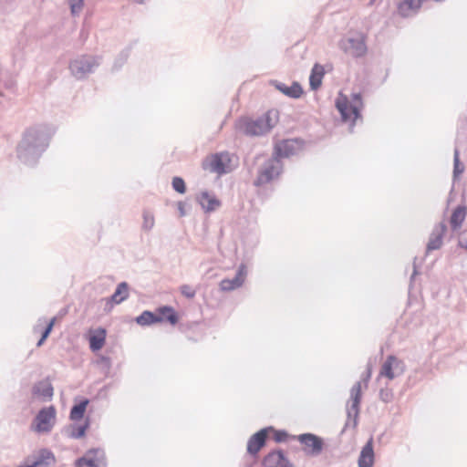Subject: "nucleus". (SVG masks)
<instances>
[{"label":"nucleus","mask_w":467,"mask_h":467,"mask_svg":"<svg viewBox=\"0 0 467 467\" xmlns=\"http://www.w3.org/2000/svg\"><path fill=\"white\" fill-rule=\"evenodd\" d=\"M52 136L47 125H36L26 130L16 147L17 158L27 166H35L49 145Z\"/></svg>","instance_id":"nucleus-1"},{"label":"nucleus","mask_w":467,"mask_h":467,"mask_svg":"<svg viewBox=\"0 0 467 467\" xmlns=\"http://www.w3.org/2000/svg\"><path fill=\"white\" fill-rule=\"evenodd\" d=\"M277 122V111L268 110L255 119L242 117L236 120L235 129L238 132L249 136H262L269 132Z\"/></svg>","instance_id":"nucleus-2"},{"label":"nucleus","mask_w":467,"mask_h":467,"mask_svg":"<svg viewBox=\"0 0 467 467\" xmlns=\"http://www.w3.org/2000/svg\"><path fill=\"white\" fill-rule=\"evenodd\" d=\"M335 106L338 110L341 120L343 122H349V130L352 132L355 121L362 119L361 109L363 108V99L360 93H353L352 100L349 101L348 97L339 93L336 99Z\"/></svg>","instance_id":"nucleus-3"},{"label":"nucleus","mask_w":467,"mask_h":467,"mask_svg":"<svg viewBox=\"0 0 467 467\" xmlns=\"http://www.w3.org/2000/svg\"><path fill=\"white\" fill-rule=\"evenodd\" d=\"M179 319L178 312L171 306L164 305L157 307L155 312L144 310L136 317L135 322L141 327H149L164 322L175 326L179 323Z\"/></svg>","instance_id":"nucleus-4"},{"label":"nucleus","mask_w":467,"mask_h":467,"mask_svg":"<svg viewBox=\"0 0 467 467\" xmlns=\"http://www.w3.org/2000/svg\"><path fill=\"white\" fill-rule=\"evenodd\" d=\"M101 60L100 56L80 55L70 60L68 68L76 79L82 80L99 67Z\"/></svg>","instance_id":"nucleus-5"},{"label":"nucleus","mask_w":467,"mask_h":467,"mask_svg":"<svg viewBox=\"0 0 467 467\" xmlns=\"http://www.w3.org/2000/svg\"><path fill=\"white\" fill-rule=\"evenodd\" d=\"M361 399V382L357 381L350 389L351 405L347 407V420L341 431V434H343L348 428H352L353 430L357 428Z\"/></svg>","instance_id":"nucleus-6"},{"label":"nucleus","mask_w":467,"mask_h":467,"mask_svg":"<svg viewBox=\"0 0 467 467\" xmlns=\"http://www.w3.org/2000/svg\"><path fill=\"white\" fill-rule=\"evenodd\" d=\"M283 172V162L275 159L273 156L267 159L263 166L258 170L257 177L254 181V185L261 187L271 182L274 179L279 177Z\"/></svg>","instance_id":"nucleus-7"},{"label":"nucleus","mask_w":467,"mask_h":467,"mask_svg":"<svg viewBox=\"0 0 467 467\" xmlns=\"http://www.w3.org/2000/svg\"><path fill=\"white\" fill-rule=\"evenodd\" d=\"M293 439L303 446L304 453L309 457L319 456L326 448L324 439L312 432L301 433L294 436Z\"/></svg>","instance_id":"nucleus-8"},{"label":"nucleus","mask_w":467,"mask_h":467,"mask_svg":"<svg viewBox=\"0 0 467 467\" xmlns=\"http://www.w3.org/2000/svg\"><path fill=\"white\" fill-rule=\"evenodd\" d=\"M57 410L54 405L40 409L33 420L32 429L38 433L50 432L56 423Z\"/></svg>","instance_id":"nucleus-9"},{"label":"nucleus","mask_w":467,"mask_h":467,"mask_svg":"<svg viewBox=\"0 0 467 467\" xmlns=\"http://www.w3.org/2000/svg\"><path fill=\"white\" fill-rule=\"evenodd\" d=\"M107 458L102 448H91L77 459L75 467H107Z\"/></svg>","instance_id":"nucleus-10"},{"label":"nucleus","mask_w":467,"mask_h":467,"mask_svg":"<svg viewBox=\"0 0 467 467\" xmlns=\"http://www.w3.org/2000/svg\"><path fill=\"white\" fill-rule=\"evenodd\" d=\"M270 431H274L273 426L262 428L249 438L246 451L254 459L258 458L260 451L266 445Z\"/></svg>","instance_id":"nucleus-11"},{"label":"nucleus","mask_w":467,"mask_h":467,"mask_svg":"<svg viewBox=\"0 0 467 467\" xmlns=\"http://www.w3.org/2000/svg\"><path fill=\"white\" fill-rule=\"evenodd\" d=\"M230 161L227 153H214L202 161V167L203 170H210L212 172H216L220 175L227 172L226 165Z\"/></svg>","instance_id":"nucleus-12"},{"label":"nucleus","mask_w":467,"mask_h":467,"mask_svg":"<svg viewBox=\"0 0 467 467\" xmlns=\"http://www.w3.org/2000/svg\"><path fill=\"white\" fill-rule=\"evenodd\" d=\"M339 48L356 58L363 57L367 52V46L363 37L341 39Z\"/></svg>","instance_id":"nucleus-13"},{"label":"nucleus","mask_w":467,"mask_h":467,"mask_svg":"<svg viewBox=\"0 0 467 467\" xmlns=\"http://www.w3.org/2000/svg\"><path fill=\"white\" fill-rule=\"evenodd\" d=\"M265 467H294V464L286 457L282 449H275L269 451L262 461Z\"/></svg>","instance_id":"nucleus-14"},{"label":"nucleus","mask_w":467,"mask_h":467,"mask_svg":"<svg viewBox=\"0 0 467 467\" xmlns=\"http://www.w3.org/2000/svg\"><path fill=\"white\" fill-rule=\"evenodd\" d=\"M31 393L43 402L50 401L54 396V388L49 378L36 381L32 386Z\"/></svg>","instance_id":"nucleus-15"},{"label":"nucleus","mask_w":467,"mask_h":467,"mask_svg":"<svg viewBox=\"0 0 467 467\" xmlns=\"http://www.w3.org/2000/svg\"><path fill=\"white\" fill-rule=\"evenodd\" d=\"M447 232V224L444 221L436 223L430 234L429 242L426 246V252L438 250L442 245V239Z\"/></svg>","instance_id":"nucleus-16"},{"label":"nucleus","mask_w":467,"mask_h":467,"mask_svg":"<svg viewBox=\"0 0 467 467\" xmlns=\"http://www.w3.org/2000/svg\"><path fill=\"white\" fill-rule=\"evenodd\" d=\"M56 459L54 453L48 449H41L30 463H24L18 467H52Z\"/></svg>","instance_id":"nucleus-17"},{"label":"nucleus","mask_w":467,"mask_h":467,"mask_svg":"<svg viewBox=\"0 0 467 467\" xmlns=\"http://www.w3.org/2000/svg\"><path fill=\"white\" fill-rule=\"evenodd\" d=\"M197 202L206 213L216 211L222 205V202L215 194L203 191L196 197Z\"/></svg>","instance_id":"nucleus-18"},{"label":"nucleus","mask_w":467,"mask_h":467,"mask_svg":"<svg viewBox=\"0 0 467 467\" xmlns=\"http://www.w3.org/2000/svg\"><path fill=\"white\" fill-rule=\"evenodd\" d=\"M90 418L87 417L81 424L72 423L64 427L62 432L71 439H82L86 436L87 431L90 427Z\"/></svg>","instance_id":"nucleus-19"},{"label":"nucleus","mask_w":467,"mask_h":467,"mask_svg":"<svg viewBox=\"0 0 467 467\" xmlns=\"http://www.w3.org/2000/svg\"><path fill=\"white\" fill-rule=\"evenodd\" d=\"M245 275H246L245 265L242 264L239 266L234 278H232V279L225 278L220 282L221 290L229 292V291L234 290L235 288L240 287L244 282Z\"/></svg>","instance_id":"nucleus-20"},{"label":"nucleus","mask_w":467,"mask_h":467,"mask_svg":"<svg viewBox=\"0 0 467 467\" xmlns=\"http://www.w3.org/2000/svg\"><path fill=\"white\" fill-rule=\"evenodd\" d=\"M375 462V452L373 449V438L370 437L362 447L358 460V467H372Z\"/></svg>","instance_id":"nucleus-21"},{"label":"nucleus","mask_w":467,"mask_h":467,"mask_svg":"<svg viewBox=\"0 0 467 467\" xmlns=\"http://www.w3.org/2000/svg\"><path fill=\"white\" fill-rule=\"evenodd\" d=\"M296 153L295 140H284L280 143L275 144L274 148L273 157L278 161L282 158H288Z\"/></svg>","instance_id":"nucleus-22"},{"label":"nucleus","mask_w":467,"mask_h":467,"mask_svg":"<svg viewBox=\"0 0 467 467\" xmlns=\"http://www.w3.org/2000/svg\"><path fill=\"white\" fill-rule=\"evenodd\" d=\"M272 83L278 91L291 99H299L304 93L301 84L297 81H294L291 86L277 80H274Z\"/></svg>","instance_id":"nucleus-23"},{"label":"nucleus","mask_w":467,"mask_h":467,"mask_svg":"<svg viewBox=\"0 0 467 467\" xmlns=\"http://www.w3.org/2000/svg\"><path fill=\"white\" fill-rule=\"evenodd\" d=\"M107 331L104 327H98L95 330H91L88 335L89 348L92 352L100 350L106 341Z\"/></svg>","instance_id":"nucleus-24"},{"label":"nucleus","mask_w":467,"mask_h":467,"mask_svg":"<svg viewBox=\"0 0 467 467\" xmlns=\"http://www.w3.org/2000/svg\"><path fill=\"white\" fill-rule=\"evenodd\" d=\"M426 0H401L397 5V10L401 17L410 16L411 12H418Z\"/></svg>","instance_id":"nucleus-25"},{"label":"nucleus","mask_w":467,"mask_h":467,"mask_svg":"<svg viewBox=\"0 0 467 467\" xmlns=\"http://www.w3.org/2000/svg\"><path fill=\"white\" fill-rule=\"evenodd\" d=\"M467 214V207L464 204L458 205L451 213L450 218V225L451 230L457 231L459 230L462 223L464 222Z\"/></svg>","instance_id":"nucleus-26"},{"label":"nucleus","mask_w":467,"mask_h":467,"mask_svg":"<svg viewBox=\"0 0 467 467\" xmlns=\"http://www.w3.org/2000/svg\"><path fill=\"white\" fill-rule=\"evenodd\" d=\"M88 403L89 400L88 398L76 400L70 409L69 419L74 421L81 420L85 416Z\"/></svg>","instance_id":"nucleus-27"},{"label":"nucleus","mask_w":467,"mask_h":467,"mask_svg":"<svg viewBox=\"0 0 467 467\" xmlns=\"http://www.w3.org/2000/svg\"><path fill=\"white\" fill-rule=\"evenodd\" d=\"M324 75V67L318 63H316L313 66L309 76V86L312 90L316 91L321 87Z\"/></svg>","instance_id":"nucleus-28"},{"label":"nucleus","mask_w":467,"mask_h":467,"mask_svg":"<svg viewBox=\"0 0 467 467\" xmlns=\"http://www.w3.org/2000/svg\"><path fill=\"white\" fill-rule=\"evenodd\" d=\"M129 284L125 281L120 282L115 288V291L110 296V300L116 304H121L129 298Z\"/></svg>","instance_id":"nucleus-29"},{"label":"nucleus","mask_w":467,"mask_h":467,"mask_svg":"<svg viewBox=\"0 0 467 467\" xmlns=\"http://www.w3.org/2000/svg\"><path fill=\"white\" fill-rule=\"evenodd\" d=\"M396 360V356L389 355L387 357L386 360L382 364L379 371L380 376L386 377L388 379L392 380L396 378V373L394 371V362Z\"/></svg>","instance_id":"nucleus-30"},{"label":"nucleus","mask_w":467,"mask_h":467,"mask_svg":"<svg viewBox=\"0 0 467 467\" xmlns=\"http://www.w3.org/2000/svg\"><path fill=\"white\" fill-rule=\"evenodd\" d=\"M465 166L460 160V150L457 147L453 150V170H452V181L453 183L459 180L460 176L464 172Z\"/></svg>","instance_id":"nucleus-31"},{"label":"nucleus","mask_w":467,"mask_h":467,"mask_svg":"<svg viewBox=\"0 0 467 467\" xmlns=\"http://www.w3.org/2000/svg\"><path fill=\"white\" fill-rule=\"evenodd\" d=\"M131 49H132V45L130 44L128 47H126L125 48H123L119 53V55L116 57L113 66H112L113 71H119L123 67V65L127 62V60L130 55Z\"/></svg>","instance_id":"nucleus-32"},{"label":"nucleus","mask_w":467,"mask_h":467,"mask_svg":"<svg viewBox=\"0 0 467 467\" xmlns=\"http://www.w3.org/2000/svg\"><path fill=\"white\" fill-rule=\"evenodd\" d=\"M171 187L173 191L180 194H184L187 191L186 183L183 178L180 176H174L171 180Z\"/></svg>","instance_id":"nucleus-33"},{"label":"nucleus","mask_w":467,"mask_h":467,"mask_svg":"<svg viewBox=\"0 0 467 467\" xmlns=\"http://www.w3.org/2000/svg\"><path fill=\"white\" fill-rule=\"evenodd\" d=\"M143 223L142 229L144 231H150L155 223L153 213L148 210H144L142 213Z\"/></svg>","instance_id":"nucleus-34"},{"label":"nucleus","mask_w":467,"mask_h":467,"mask_svg":"<svg viewBox=\"0 0 467 467\" xmlns=\"http://www.w3.org/2000/svg\"><path fill=\"white\" fill-rule=\"evenodd\" d=\"M270 432H273V439L276 443H281L286 441L288 439V432L285 430H275L274 428V431H270Z\"/></svg>","instance_id":"nucleus-35"},{"label":"nucleus","mask_w":467,"mask_h":467,"mask_svg":"<svg viewBox=\"0 0 467 467\" xmlns=\"http://www.w3.org/2000/svg\"><path fill=\"white\" fill-rule=\"evenodd\" d=\"M181 294L188 299H192L196 295V290L189 285H182L180 286Z\"/></svg>","instance_id":"nucleus-36"},{"label":"nucleus","mask_w":467,"mask_h":467,"mask_svg":"<svg viewBox=\"0 0 467 467\" xmlns=\"http://www.w3.org/2000/svg\"><path fill=\"white\" fill-rule=\"evenodd\" d=\"M70 11L73 16L78 14L83 7L84 0H68Z\"/></svg>","instance_id":"nucleus-37"},{"label":"nucleus","mask_w":467,"mask_h":467,"mask_svg":"<svg viewBox=\"0 0 467 467\" xmlns=\"http://www.w3.org/2000/svg\"><path fill=\"white\" fill-rule=\"evenodd\" d=\"M379 400L385 403L391 401L393 398V393L390 389H381L379 393Z\"/></svg>","instance_id":"nucleus-38"},{"label":"nucleus","mask_w":467,"mask_h":467,"mask_svg":"<svg viewBox=\"0 0 467 467\" xmlns=\"http://www.w3.org/2000/svg\"><path fill=\"white\" fill-rule=\"evenodd\" d=\"M56 322V317H52L49 322L46 325V327L42 329L41 335L47 338L49 335L51 334L54 325Z\"/></svg>","instance_id":"nucleus-39"},{"label":"nucleus","mask_w":467,"mask_h":467,"mask_svg":"<svg viewBox=\"0 0 467 467\" xmlns=\"http://www.w3.org/2000/svg\"><path fill=\"white\" fill-rule=\"evenodd\" d=\"M405 368L406 366L404 362L396 357V360L394 362V371L396 373V377L401 375L405 371Z\"/></svg>","instance_id":"nucleus-40"},{"label":"nucleus","mask_w":467,"mask_h":467,"mask_svg":"<svg viewBox=\"0 0 467 467\" xmlns=\"http://www.w3.org/2000/svg\"><path fill=\"white\" fill-rule=\"evenodd\" d=\"M458 245L467 250V229L461 233Z\"/></svg>","instance_id":"nucleus-41"},{"label":"nucleus","mask_w":467,"mask_h":467,"mask_svg":"<svg viewBox=\"0 0 467 467\" xmlns=\"http://www.w3.org/2000/svg\"><path fill=\"white\" fill-rule=\"evenodd\" d=\"M101 301H105L104 311L106 313L110 312L112 310L114 305H117L115 302L110 300V296L102 298Z\"/></svg>","instance_id":"nucleus-42"},{"label":"nucleus","mask_w":467,"mask_h":467,"mask_svg":"<svg viewBox=\"0 0 467 467\" xmlns=\"http://www.w3.org/2000/svg\"><path fill=\"white\" fill-rule=\"evenodd\" d=\"M177 208L179 212L180 217H184L187 215V212L185 210V202L182 201H180L177 202Z\"/></svg>","instance_id":"nucleus-43"},{"label":"nucleus","mask_w":467,"mask_h":467,"mask_svg":"<svg viewBox=\"0 0 467 467\" xmlns=\"http://www.w3.org/2000/svg\"><path fill=\"white\" fill-rule=\"evenodd\" d=\"M416 261H417V257H414V259H413V272H412V275H411L410 280V284L413 282L415 276L420 274V272L418 270V265L416 264Z\"/></svg>","instance_id":"nucleus-44"},{"label":"nucleus","mask_w":467,"mask_h":467,"mask_svg":"<svg viewBox=\"0 0 467 467\" xmlns=\"http://www.w3.org/2000/svg\"><path fill=\"white\" fill-rule=\"evenodd\" d=\"M370 377H371V369L369 367H368L366 372L363 375L362 379L367 383L370 379Z\"/></svg>","instance_id":"nucleus-45"},{"label":"nucleus","mask_w":467,"mask_h":467,"mask_svg":"<svg viewBox=\"0 0 467 467\" xmlns=\"http://www.w3.org/2000/svg\"><path fill=\"white\" fill-rule=\"evenodd\" d=\"M47 339V338H46L45 337H43V336L41 335L40 338H39V339H38V341L36 342V347H37V348L41 347V346L45 343V341H46Z\"/></svg>","instance_id":"nucleus-46"},{"label":"nucleus","mask_w":467,"mask_h":467,"mask_svg":"<svg viewBox=\"0 0 467 467\" xmlns=\"http://www.w3.org/2000/svg\"><path fill=\"white\" fill-rule=\"evenodd\" d=\"M101 359L104 361V362H107V363H109V358L108 357H102Z\"/></svg>","instance_id":"nucleus-47"},{"label":"nucleus","mask_w":467,"mask_h":467,"mask_svg":"<svg viewBox=\"0 0 467 467\" xmlns=\"http://www.w3.org/2000/svg\"><path fill=\"white\" fill-rule=\"evenodd\" d=\"M66 313H67V309H62V310L60 311V314H61V315L66 314Z\"/></svg>","instance_id":"nucleus-48"},{"label":"nucleus","mask_w":467,"mask_h":467,"mask_svg":"<svg viewBox=\"0 0 467 467\" xmlns=\"http://www.w3.org/2000/svg\"><path fill=\"white\" fill-rule=\"evenodd\" d=\"M183 327H184V324H183V323H181V324H180V328H181V329H183Z\"/></svg>","instance_id":"nucleus-49"},{"label":"nucleus","mask_w":467,"mask_h":467,"mask_svg":"<svg viewBox=\"0 0 467 467\" xmlns=\"http://www.w3.org/2000/svg\"><path fill=\"white\" fill-rule=\"evenodd\" d=\"M252 466H253L252 464H248V465H246V467H252Z\"/></svg>","instance_id":"nucleus-50"}]
</instances>
